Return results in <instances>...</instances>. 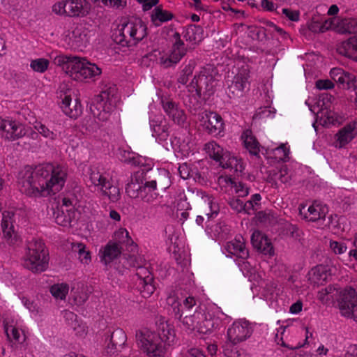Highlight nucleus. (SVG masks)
<instances>
[{
	"label": "nucleus",
	"instance_id": "obj_33",
	"mask_svg": "<svg viewBox=\"0 0 357 357\" xmlns=\"http://www.w3.org/2000/svg\"><path fill=\"white\" fill-rule=\"evenodd\" d=\"M122 250L116 243L109 241L102 248V251H100L101 261L105 264L112 262L121 255Z\"/></svg>",
	"mask_w": 357,
	"mask_h": 357
},
{
	"label": "nucleus",
	"instance_id": "obj_14",
	"mask_svg": "<svg viewBox=\"0 0 357 357\" xmlns=\"http://www.w3.org/2000/svg\"><path fill=\"white\" fill-rule=\"evenodd\" d=\"M252 333V328L250 324L244 319H238L227 329V344L236 345L245 341Z\"/></svg>",
	"mask_w": 357,
	"mask_h": 357
},
{
	"label": "nucleus",
	"instance_id": "obj_55",
	"mask_svg": "<svg viewBox=\"0 0 357 357\" xmlns=\"http://www.w3.org/2000/svg\"><path fill=\"white\" fill-rule=\"evenodd\" d=\"M261 199V197L259 194L257 193L253 195L251 197V199L248 201L243 206V208L245 211H247V213H249L250 209H255V207L257 206H259L260 204V201Z\"/></svg>",
	"mask_w": 357,
	"mask_h": 357
},
{
	"label": "nucleus",
	"instance_id": "obj_61",
	"mask_svg": "<svg viewBox=\"0 0 357 357\" xmlns=\"http://www.w3.org/2000/svg\"><path fill=\"white\" fill-rule=\"evenodd\" d=\"M181 305V308L183 310V312L184 310H190L196 305V301L194 297L188 296L183 300Z\"/></svg>",
	"mask_w": 357,
	"mask_h": 357
},
{
	"label": "nucleus",
	"instance_id": "obj_53",
	"mask_svg": "<svg viewBox=\"0 0 357 357\" xmlns=\"http://www.w3.org/2000/svg\"><path fill=\"white\" fill-rule=\"evenodd\" d=\"M356 82V76L353 73H350L344 71L343 73L342 76L340 78V79L337 82V83L340 84L342 86V87L350 89L354 86Z\"/></svg>",
	"mask_w": 357,
	"mask_h": 357
},
{
	"label": "nucleus",
	"instance_id": "obj_38",
	"mask_svg": "<svg viewBox=\"0 0 357 357\" xmlns=\"http://www.w3.org/2000/svg\"><path fill=\"white\" fill-rule=\"evenodd\" d=\"M289 154V149L283 144L274 149H267L265 153L268 159L273 160L275 162L285 161L288 158Z\"/></svg>",
	"mask_w": 357,
	"mask_h": 357
},
{
	"label": "nucleus",
	"instance_id": "obj_62",
	"mask_svg": "<svg viewBox=\"0 0 357 357\" xmlns=\"http://www.w3.org/2000/svg\"><path fill=\"white\" fill-rule=\"evenodd\" d=\"M260 6L263 10L268 12H273L278 8V6L270 0H261Z\"/></svg>",
	"mask_w": 357,
	"mask_h": 357
},
{
	"label": "nucleus",
	"instance_id": "obj_35",
	"mask_svg": "<svg viewBox=\"0 0 357 357\" xmlns=\"http://www.w3.org/2000/svg\"><path fill=\"white\" fill-rule=\"evenodd\" d=\"M220 166L224 169H230L236 172H242L244 169V163L241 158L232 155L229 151L220 162Z\"/></svg>",
	"mask_w": 357,
	"mask_h": 357
},
{
	"label": "nucleus",
	"instance_id": "obj_7",
	"mask_svg": "<svg viewBox=\"0 0 357 357\" xmlns=\"http://www.w3.org/2000/svg\"><path fill=\"white\" fill-rule=\"evenodd\" d=\"M89 174L91 185L100 191L102 195L107 197L113 202L119 199V188L114 183V181L109 173L100 172L97 167H91Z\"/></svg>",
	"mask_w": 357,
	"mask_h": 357
},
{
	"label": "nucleus",
	"instance_id": "obj_41",
	"mask_svg": "<svg viewBox=\"0 0 357 357\" xmlns=\"http://www.w3.org/2000/svg\"><path fill=\"white\" fill-rule=\"evenodd\" d=\"M289 177L287 174V169L286 166L270 171L267 178L268 181L275 186H278L279 182L280 183H287L289 181Z\"/></svg>",
	"mask_w": 357,
	"mask_h": 357
},
{
	"label": "nucleus",
	"instance_id": "obj_57",
	"mask_svg": "<svg viewBox=\"0 0 357 357\" xmlns=\"http://www.w3.org/2000/svg\"><path fill=\"white\" fill-rule=\"evenodd\" d=\"M282 13L288 20L292 22H298L300 20V12L296 10L283 8Z\"/></svg>",
	"mask_w": 357,
	"mask_h": 357
},
{
	"label": "nucleus",
	"instance_id": "obj_43",
	"mask_svg": "<svg viewBox=\"0 0 357 357\" xmlns=\"http://www.w3.org/2000/svg\"><path fill=\"white\" fill-rule=\"evenodd\" d=\"M142 180L137 177H132L130 181L126 185V192L131 198L138 197L142 190Z\"/></svg>",
	"mask_w": 357,
	"mask_h": 357
},
{
	"label": "nucleus",
	"instance_id": "obj_56",
	"mask_svg": "<svg viewBox=\"0 0 357 357\" xmlns=\"http://www.w3.org/2000/svg\"><path fill=\"white\" fill-rule=\"evenodd\" d=\"M229 181L233 185L236 193H237L239 197H243L248 195V188L243 183L233 182L231 178H229Z\"/></svg>",
	"mask_w": 357,
	"mask_h": 357
},
{
	"label": "nucleus",
	"instance_id": "obj_18",
	"mask_svg": "<svg viewBox=\"0 0 357 357\" xmlns=\"http://www.w3.org/2000/svg\"><path fill=\"white\" fill-rule=\"evenodd\" d=\"M202 126L208 133L217 136L224 130V122L220 115L213 112H204L201 118Z\"/></svg>",
	"mask_w": 357,
	"mask_h": 357
},
{
	"label": "nucleus",
	"instance_id": "obj_51",
	"mask_svg": "<svg viewBox=\"0 0 357 357\" xmlns=\"http://www.w3.org/2000/svg\"><path fill=\"white\" fill-rule=\"evenodd\" d=\"M167 303L172 307L175 316L181 319L183 315V310L181 308L182 305L178 297L175 295H169L167 298Z\"/></svg>",
	"mask_w": 357,
	"mask_h": 357
},
{
	"label": "nucleus",
	"instance_id": "obj_54",
	"mask_svg": "<svg viewBox=\"0 0 357 357\" xmlns=\"http://www.w3.org/2000/svg\"><path fill=\"white\" fill-rule=\"evenodd\" d=\"M330 248L335 255H342L347 250V246L345 243L342 241H337L331 240L330 241Z\"/></svg>",
	"mask_w": 357,
	"mask_h": 357
},
{
	"label": "nucleus",
	"instance_id": "obj_39",
	"mask_svg": "<svg viewBox=\"0 0 357 357\" xmlns=\"http://www.w3.org/2000/svg\"><path fill=\"white\" fill-rule=\"evenodd\" d=\"M33 128L43 137L47 139L50 142H54L61 137V132H56L50 130L46 125L41 121H36L33 124Z\"/></svg>",
	"mask_w": 357,
	"mask_h": 357
},
{
	"label": "nucleus",
	"instance_id": "obj_12",
	"mask_svg": "<svg viewBox=\"0 0 357 357\" xmlns=\"http://www.w3.org/2000/svg\"><path fill=\"white\" fill-rule=\"evenodd\" d=\"M249 63L250 59L248 58H242L237 61V73L229 87V93L234 97L241 96L245 89L250 85L251 67Z\"/></svg>",
	"mask_w": 357,
	"mask_h": 357
},
{
	"label": "nucleus",
	"instance_id": "obj_37",
	"mask_svg": "<svg viewBox=\"0 0 357 357\" xmlns=\"http://www.w3.org/2000/svg\"><path fill=\"white\" fill-rule=\"evenodd\" d=\"M173 17L174 15L171 12L164 10L161 6H156L151 15V20L156 26L170 21Z\"/></svg>",
	"mask_w": 357,
	"mask_h": 357
},
{
	"label": "nucleus",
	"instance_id": "obj_26",
	"mask_svg": "<svg viewBox=\"0 0 357 357\" xmlns=\"http://www.w3.org/2000/svg\"><path fill=\"white\" fill-rule=\"evenodd\" d=\"M5 332L9 341L16 347L22 345L25 342L26 337L24 331L21 326L17 324H9L6 323L4 325Z\"/></svg>",
	"mask_w": 357,
	"mask_h": 357
},
{
	"label": "nucleus",
	"instance_id": "obj_13",
	"mask_svg": "<svg viewBox=\"0 0 357 357\" xmlns=\"http://www.w3.org/2000/svg\"><path fill=\"white\" fill-rule=\"evenodd\" d=\"M215 68L211 65H207L201 68L198 75L192 80L191 85L195 89L197 93H202L211 94L215 86Z\"/></svg>",
	"mask_w": 357,
	"mask_h": 357
},
{
	"label": "nucleus",
	"instance_id": "obj_19",
	"mask_svg": "<svg viewBox=\"0 0 357 357\" xmlns=\"http://www.w3.org/2000/svg\"><path fill=\"white\" fill-rule=\"evenodd\" d=\"M177 39L172 45L168 55L162 56L160 63L165 68L170 67L178 63L186 54L184 43L180 39L179 35L176 34Z\"/></svg>",
	"mask_w": 357,
	"mask_h": 357
},
{
	"label": "nucleus",
	"instance_id": "obj_58",
	"mask_svg": "<svg viewBox=\"0 0 357 357\" xmlns=\"http://www.w3.org/2000/svg\"><path fill=\"white\" fill-rule=\"evenodd\" d=\"M157 196L158 194L155 192L145 190L144 189H142L138 197H141V199L146 202H151L153 200L156 199Z\"/></svg>",
	"mask_w": 357,
	"mask_h": 357
},
{
	"label": "nucleus",
	"instance_id": "obj_21",
	"mask_svg": "<svg viewBox=\"0 0 357 357\" xmlns=\"http://www.w3.org/2000/svg\"><path fill=\"white\" fill-rule=\"evenodd\" d=\"M61 98L59 105L66 116L72 119H77L82 114L83 105L79 98H75L73 101L70 95H64Z\"/></svg>",
	"mask_w": 357,
	"mask_h": 357
},
{
	"label": "nucleus",
	"instance_id": "obj_1",
	"mask_svg": "<svg viewBox=\"0 0 357 357\" xmlns=\"http://www.w3.org/2000/svg\"><path fill=\"white\" fill-rule=\"evenodd\" d=\"M67 176V169L60 165H26L18 173L17 184L20 190L29 197H47L63 189Z\"/></svg>",
	"mask_w": 357,
	"mask_h": 357
},
{
	"label": "nucleus",
	"instance_id": "obj_24",
	"mask_svg": "<svg viewBox=\"0 0 357 357\" xmlns=\"http://www.w3.org/2000/svg\"><path fill=\"white\" fill-rule=\"evenodd\" d=\"M253 247L266 255H274V249L271 240L260 231H255L251 236Z\"/></svg>",
	"mask_w": 357,
	"mask_h": 357
},
{
	"label": "nucleus",
	"instance_id": "obj_28",
	"mask_svg": "<svg viewBox=\"0 0 357 357\" xmlns=\"http://www.w3.org/2000/svg\"><path fill=\"white\" fill-rule=\"evenodd\" d=\"M226 250L231 255L245 259L248 257V251L245 248L244 238L242 236H236L233 241L228 242L225 245Z\"/></svg>",
	"mask_w": 357,
	"mask_h": 357
},
{
	"label": "nucleus",
	"instance_id": "obj_3",
	"mask_svg": "<svg viewBox=\"0 0 357 357\" xmlns=\"http://www.w3.org/2000/svg\"><path fill=\"white\" fill-rule=\"evenodd\" d=\"M147 36V26L139 18L129 20L118 26L114 34V40L122 47L137 45Z\"/></svg>",
	"mask_w": 357,
	"mask_h": 357
},
{
	"label": "nucleus",
	"instance_id": "obj_42",
	"mask_svg": "<svg viewBox=\"0 0 357 357\" xmlns=\"http://www.w3.org/2000/svg\"><path fill=\"white\" fill-rule=\"evenodd\" d=\"M337 289L333 285H328L318 291L317 298L321 303L329 305L333 302V297L336 296V291Z\"/></svg>",
	"mask_w": 357,
	"mask_h": 357
},
{
	"label": "nucleus",
	"instance_id": "obj_27",
	"mask_svg": "<svg viewBox=\"0 0 357 357\" xmlns=\"http://www.w3.org/2000/svg\"><path fill=\"white\" fill-rule=\"evenodd\" d=\"M158 335H160V341L162 345L165 346L167 350L176 343V337L174 328L167 321L160 324Z\"/></svg>",
	"mask_w": 357,
	"mask_h": 357
},
{
	"label": "nucleus",
	"instance_id": "obj_59",
	"mask_svg": "<svg viewBox=\"0 0 357 357\" xmlns=\"http://www.w3.org/2000/svg\"><path fill=\"white\" fill-rule=\"evenodd\" d=\"M334 86L333 82L329 79H319L316 82V87L319 90L331 89Z\"/></svg>",
	"mask_w": 357,
	"mask_h": 357
},
{
	"label": "nucleus",
	"instance_id": "obj_6",
	"mask_svg": "<svg viewBox=\"0 0 357 357\" xmlns=\"http://www.w3.org/2000/svg\"><path fill=\"white\" fill-rule=\"evenodd\" d=\"M136 342L140 350L148 357H165L167 354V348L162 345L160 335L148 328L137 331Z\"/></svg>",
	"mask_w": 357,
	"mask_h": 357
},
{
	"label": "nucleus",
	"instance_id": "obj_64",
	"mask_svg": "<svg viewBox=\"0 0 357 357\" xmlns=\"http://www.w3.org/2000/svg\"><path fill=\"white\" fill-rule=\"evenodd\" d=\"M344 357H357V344L349 346L344 353Z\"/></svg>",
	"mask_w": 357,
	"mask_h": 357
},
{
	"label": "nucleus",
	"instance_id": "obj_5",
	"mask_svg": "<svg viewBox=\"0 0 357 357\" xmlns=\"http://www.w3.org/2000/svg\"><path fill=\"white\" fill-rule=\"evenodd\" d=\"M49 264V252L45 243L40 240L29 243L23 257V266L33 273L45 271Z\"/></svg>",
	"mask_w": 357,
	"mask_h": 357
},
{
	"label": "nucleus",
	"instance_id": "obj_22",
	"mask_svg": "<svg viewBox=\"0 0 357 357\" xmlns=\"http://www.w3.org/2000/svg\"><path fill=\"white\" fill-rule=\"evenodd\" d=\"M357 136V123L350 122L342 128L335 135V147L343 148Z\"/></svg>",
	"mask_w": 357,
	"mask_h": 357
},
{
	"label": "nucleus",
	"instance_id": "obj_34",
	"mask_svg": "<svg viewBox=\"0 0 357 357\" xmlns=\"http://www.w3.org/2000/svg\"><path fill=\"white\" fill-rule=\"evenodd\" d=\"M162 108L167 115L171 118L175 123L180 124L184 121V114L181 109H178L176 104L169 100H161Z\"/></svg>",
	"mask_w": 357,
	"mask_h": 357
},
{
	"label": "nucleus",
	"instance_id": "obj_25",
	"mask_svg": "<svg viewBox=\"0 0 357 357\" xmlns=\"http://www.w3.org/2000/svg\"><path fill=\"white\" fill-rule=\"evenodd\" d=\"M299 210L304 219L311 222L324 220L328 212V208L325 205L316 202L307 208V211H305V206L301 207Z\"/></svg>",
	"mask_w": 357,
	"mask_h": 357
},
{
	"label": "nucleus",
	"instance_id": "obj_50",
	"mask_svg": "<svg viewBox=\"0 0 357 357\" xmlns=\"http://www.w3.org/2000/svg\"><path fill=\"white\" fill-rule=\"evenodd\" d=\"M50 61L45 58L35 59L31 61L30 68L36 73H43L49 68Z\"/></svg>",
	"mask_w": 357,
	"mask_h": 357
},
{
	"label": "nucleus",
	"instance_id": "obj_52",
	"mask_svg": "<svg viewBox=\"0 0 357 357\" xmlns=\"http://www.w3.org/2000/svg\"><path fill=\"white\" fill-rule=\"evenodd\" d=\"M99 6L112 8H123L126 6L127 0H94Z\"/></svg>",
	"mask_w": 357,
	"mask_h": 357
},
{
	"label": "nucleus",
	"instance_id": "obj_29",
	"mask_svg": "<svg viewBox=\"0 0 357 357\" xmlns=\"http://www.w3.org/2000/svg\"><path fill=\"white\" fill-rule=\"evenodd\" d=\"M26 134L25 126L15 121L8 120L2 136L6 139L14 141L24 137Z\"/></svg>",
	"mask_w": 357,
	"mask_h": 357
},
{
	"label": "nucleus",
	"instance_id": "obj_9",
	"mask_svg": "<svg viewBox=\"0 0 357 357\" xmlns=\"http://www.w3.org/2000/svg\"><path fill=\"white\" fill-rule=\"evenodd\" d=\"M116 100V97L112 93L111 89L102 91L96 96L90 107L94 119L102 122L109 120Z\"/></svg>",
	"mask_w": 357,
	"mask_h": 357
},
{
	"label": "nucleus",
	"instance_id": "obj_8",
	"mask_svg": "<svg viewBox=\"0 0 357 357\" xmlns=\"http://www.w3.org/2000/svg\"><path fill=\"white\" fill-rule=\"evenodd\" d=\"M56 15L70 18H84L91 12V4L87 0H60L52 6Z\"/></svg>",
	"mask_w": 357,
	"mask_h": 357
},
{
	"label": "nucleus",
	"instance_id": "obj_17",
	"mask_svg": "<svg viewBox=\"0 0 357 357\" xmlns=\"http://www.w3.org/2000/svg\"><path fill=\"white\" fill-rule=\"evenodd\" d=\"M201 319L197 321V331L203 334H209L219 329L222 325V319L213 311L202 310Z\"/></svg>",
	"mask_w": 357,
	"mask_h": 357
},
{
	"label": "nucleus",
	"instance_id": "obj_11",
	"mask_svg": "<svg viewBox=\"0 0 357 357\" xmlns=\"http://www.w3.org/2000/svg\"><path fill=\"white\" fill-rule=\"evenodd\" d=\"M318 31L325 32L328 29H333L339 33H357V18L354 17H331L326 20L320 25H312L313 31Z\"/></svg>",
	"mask_w": 357,
	"mask_h": 357
},
{
	"label": "nucleus",
	"instance_id": "obj_47",
	"mask_svg": "<svg viewBox=\"0 0 357 357\" xmlns=\"http://www.w3.org/2000/svg\"><path fill=\"white\" fill-rule=\"evenodd\" d=\"M127 341V336L125 331L121 328H116L114 330L110 335V342L112 346L117 348V347H121Z\"/></svg>",
	"mask_w": 357,
	"mask_h": 357
},
{
	"label": "nucleus",
	"instance_id": "obj_40",
	"mask_svg": "<svg viewBox=\"0 0 357 357\" xmlns=\"http://www.w3.org/2000/svg\"><path fill=\"white\" fill-rule=\"evenodd\" d=\"M77 211H66L64 209H58L54 212V217L57 225L62 227H69L72 222L75 219Z\"/></svg>",
	"mask_w": 357,
	"mask_h": 357
},
{
	"label": "nucleus",
	"instance_id": "obj_45",
	"mask_svg": "<svg viewBox=\"0 0 357 357\" xmlns=\"http://www.w3.org/2000/svg\"><path fill=\"white\" fill-rule=\"evenodd\" d=\"M185 38L192 43H198L202 38V29L197 26H191L185 31Z\"/></svg>",
	"mask_w": 357,
	"mask_h": 357
},
{
	"label": "nucleus",
	"instance_id": "obj_48",
	"mask_svg": "<svg viewBox=\"0 0 357 357\" xmlns=\"http://www.w3.org/2000/svg\"><path fill=\"white\" fill-rule=\"evenodd\" d=\"M69 286L66 283L56 284L51 287L50 292L55 298L64 300L68 293Z\"/></svg>",
	"mask_w": 357,
	"mask_h": 357
},
{
	"label": "nucleus",
	"instance_id": "obj_15",
	"mask_svg": "<svg viewBox=\"0 0 357 357\" xmlns=\"http://www.w3.org/2000/svg\"><path fill=\"white\" fill-rule=\"evenodd\" d=\"M137 289L144 298H149L155 291L153 276L148 268L139 266L136 273Z\"/></svg>",
	"mask_w": 357,
	"mask_h": 357
},
{
	"label": "nucleus",
	"instance_id": "obj_10",
	"mask_svg": "<svg viewBox=\"0 0 357 357\" xmlns=\"http://www.w3.org/2000/svg\"><path fill=\"white\" fill-rule=\"evenodd\" d=\"M336 297L340 314L357 322V291L351 287L340 288Z\"/></svg>",
	"mask_w": 357,
	"mask_h": 357
},
{
	"label": "nucleus",
	"instance_id": "obj_16",
	"mask_svg": "<svg viewBox=\"0 0 357 357\" xmlns=\"http://www.w3.org/2000/svg\"><path fill=\"white\" fill-rule=\"evenodd\" d=\"M65 41L71 49L83 51L89 43L88 31L84 26L77 25L66 36Z\"/></svg>",
	"mask_w": 357,
	"mask_h": 357
},
{
	"label": "nucleus",
	"instance_id": "obj_30",
	"mask_svg": "<svg viewBox=\"0 0 357 357\" xmlns=\"http://www.w3.org/2000/svg\"><path fill=\"white\" fill-rule=\"evenodd\" d=\"M308 275L309 280L312 283L319 285L328 281L331 276V271L327 266L320 264L312 268Z\"/></svg>",
	"mask_w": 357,
	"mask_h": 357
},
{
	"label": "nucleus",
	"instance_id": "obj_23",
	"mask_svg": "<svg viewBox=\"0 0 357 357\" xmlns=\"http://www.w3.org/2000/svg\"><path fill=\"white\" fill-rule=\"evenodd\" d=\"M113 243H116L123 250L133 252L137 250V245L133 241L129 231L124 227H119L112 235Z\"/></svg>",
	"mask_w": 357,
	"mask_h": 357
},
{
	"label": "nucleus",
	"instance_id": "obj_32",
	"mask_svg": "<svg viewBox=\"0 0 357 357\" xmlns=\"http://www.w3.org/2000/svg\"><path fill=\"white\" fill-rule=\"evenodd\" d=\"M244 147L251 155H257L260 152L261 145L251 130H245L241 135Z\"/></svg>",
	"mask_w": 357,
	"mask_h": 357
},
{
	"label": "nucleus",
	"instance_id": "obj_31",
	"mask_svg": "<svg viewBox=\"0 0 357 357\" xmlns=\"http://www.w3.org/2000/svg\"><path fill=\"white\" fill-rule=\"evenodd\" d=\"M337 51L340 54L357 61V34L342 42Z\"/></svg>",
	"mask_w": 357,
	"mask_h": 357
},
{
	"label": "nucleus",
	"instance_id": "obj_44",
	"mask_svg": "<svg viewBox=\"0 0 357 357\" xmlns=\"http://www.w3.org/2000/svg\"><path fill=\"white\" fill-rule=\"evenodd\" d=\"M61 209H64L66 211H68V210L76 211L77 197L74 193L68 192L62 194L61 195Z\"/></svg>",
	"mask_w": 357,
	"mask_h": 357
},
{
	"label": "nucleus",
	"instance_id": "obj_49",
	"mask_svg": "<svg viewBox=\"0 0 357 357\" xmlns=\"http://www.w3.org/2000/svg\"><path fill=\"white\" fill-rule=\"evenodd\" d=\"M202 316V310H197L192 315L185 316L183 319L182 323L187 329L194 330L197 328V321L201 319Z\"/></svg>",
	"mask_w": 357,
	"mask_h": 357
},
{
	"label": "nucleus",
	"instance_id": "obj_20",
	"mask_svg": "<svg viewBox=\"0 0 357 357\" xmlns=\"http://www.w3.org/2000/svg\"><path fill=\"white\" fill-rule=\"evenodd\" d=\"M14 213L11 211H3L2 213L1 229L3 238L6 243L14 245L20 241V238L15 231L14 227Z\"/></svg>",
	"mask_w": 357,
	"mask_h": 357
},
{
	"label": "nucleus",
	"instance_id": "obj_46",
	"mask_svg": "<svg viewBox=\"0 0 357 357\" xmlns=\"http://www.w3.org/2000/svg\"><path fill=\"white\" fill-rule=\"evenodd\" d=\"M73 248L77 251L78 257L83 264H89L91 261V252L86 250V245L82 243H74Z\"/></svg>",
	"mask_w": 357,
	"mask_h": 357
},
{
	"label": "nucleus",
	"instance_id": "obj_4",
	"mask_svg": "<svg viewBox=\"0 0 357 357\" xmlns=\"http://www.w3.org/2000/svg\"><path fill=\"white\" fill-rule=\"evenodd\" d=\"M312 337V333L307 327L300 326H281L277 329L275 340L278 344L290 349H296L308 343V339Z\"/></svg>",
	"mask_w": 357,
	"mask_h": 357
},
{
	"label": "nucleus",
	"instance_id": "obj_60",
	"mask_svg": "<svg viewBox=\"0 0 357 357\" xmlns=\"http://www.w3.org/2000/svg\"><path fill=\"white\" fill-rule=\"evenodd\" d=\"M273 117V114L270 107H260L255 114V117L259 119Z\"/></svg>",
	"mask_w": 357,
	"mask_h": 357
},
{
	"label": "nucleus",
	"instance_id": "obj_2",
	"mask_svg": "<svg viewBox=\"0 0 357 357\" xmlns=\"http://www.w3.org/2000/svg\"><path fill=\"white\" fill-rule=\"evenodd\" d=\"M54 63L75 81L84 82L101 74V69L83 57L59 54L55 56Z\"/></svg>",
	"mask_w": 357,
	"mask_h": 357
},
{
	"label": "nucleus",
	"instance_id": "obj_36",
	"mask_svg": "<svg viewBox=\"0 0 357 357\" xmlns=\"http://www.w3.org/2000/svg\"><path fill=\"white\" fill-rule=\"evenodd\" d=\"M204 150L208 156L219 162H222L227 151L223 149L216 142L211 141L204 145Z\"/></svg>",
	"mask_w": 357,
	"mask_h": 357
},
{
	"label": "nucleus",
	"instance_id": "obj_63",
	"mask_svg": "<svg viewBox=\"0 0 357 357\" xmlns=\"http://www.w3.org/2000/svg\"><path fill=\"white\" fill-rule=\"evenodd\" d=\"M139 3L142 4L144 10H149L153 6H156L159 0H137Z\"/></svg>",
	"mask_w": 357,
	"mask_h": 357
}]
</instances>
